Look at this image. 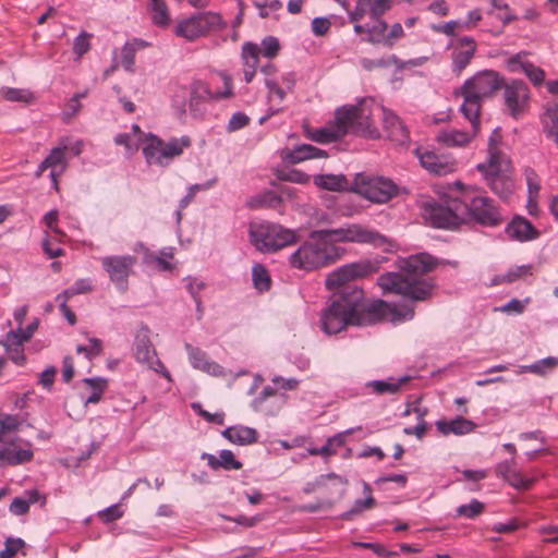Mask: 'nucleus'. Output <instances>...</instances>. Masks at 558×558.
I'll return each instance as SVG.
<instances>
[{
  "label": "nucleus",
  "mask_w": 558,
  "mask_h": 558,
  "mask_svg": "<svg viewBox=\"0 0 558 558\" xmlns=\"http://www.w3.org/2000/svg\"><path fill=\"white\" fill-rule=\"evenodd\" d=\"M191 144L192 141L187 135L163 141L154 134H148L142 149L148 165L166 167L170 165L173 158L181 156Z\"/></svg>",
  "instance_id": "9b49d317"
},
{
  "label": "nucleus",
  "mask_w": 558,
  "mask_h": 558,
  "mask_svg": "<svg viewBox=\"0 0 558 558\" xmlns=\"http://www.w3.org/2000/svg\"><path fill=\"white\" fill-rule=\"evenodd\" d=\"M192 408L208 423H216L222 425L225 422V414L222 412L211 414L208 411L203 410L201 404L198 403H193Z\"/></svg>",
  "instance_id": "69168bd1"
},
{
  "label": "nucleus",
  "mask_w": 558,
  "mask_h": 558,
  "mask_svg": "<svg viewBox=\"0 0 558 558\" xmlns=\"http://www.w3.org/2000/svg\"><path fill=\"white\" fill-rule=\"evenodd\" d=\"M435 427L437 432L445 437L449 435L464 436L474 433L477 428V424L463 416H456L450 420L440 418L436 421Z\"/></svg>",
  "instance_id": "5701e85b"
},
{
  "label": "nucleus",
  "mask_w": 558,
  "mask_h": 558,
  "mask_svg": "<svg viewBox=\"0 0 558 558\" xmlns=\"http://www.w3.org/2000/svg\"><path fill=\"white\" fill-rule=\"evenodd\" d=\"M524 177L527 185V195L532 197H538L541 191V179L538 174L532 168L524 170Z\"/></svg>",
  "instance_id": "5fc2aeb1"
},
{
  "label": "nucleus",
  "mask_w": 558,
  "mask_h": 558,
  "mask_svg": "<svg viewBox=\"0 0 558 558\" xmlns=\"http://www.w3.org/2000/svg\"><path fill=\"white\" fill-rule=\"evenodd\" d=\"M305 136L319 144H328L342 138L341 133L337 130L332 120L323 128L307 129Z\"/></svg>",
  "instance_id": "f704fd0d"
},
{
  "label": "nucleus",
  "mask_w": 558,
  "mask_h": 558,
  "mask_svg": "<svg viewBox=\"0 0 558 558\" xmlns=\"http://www.w3.org/2000/svg\"><path fill=\"white\" fill-rule=\"evenodd\" d=\"M252 45L256 48V61L259 62V57H264L266 59H274L280 51V43L278 38L274 36L265 37L260 45L252 43Z\"/></svg>",
  "instance_id": "c03bdc74"
},
{
  "label": "nucleus",
  "mask_w": 558,
  "mask_h": 558,
  "mask_svg": "<svg viewBox=\"0 0 558 558\" xmlns=\"http://www.w3.org/2000/svg\"><path fill=\"white\" fill-rule=\"evenodd\" d=\"M147 46L148 44L145 40L138 38H134L131 41L125 43L121 50V62L123 68L128 71L132 70L136 51Z\"/></svg>",
  "instance_id": "79ce46f5"
},
{
  "label": "nucleus",
  "mask_w": 558,
  "mask_h": 558,
  "mask_svg": "<svg viewBox=\"0 0 558 558\" xmlns=\"http://www.w3.org/2000/svg\"><path fill=\"white\" fill-rule=\"evenodd\" d=\"M543 543L558 544V524H543L537 529Z\"/></svg>",
  "instance_id": "13d9d810"
},
{
  "label": "nucleus",
  "mask_w": 558,
  "mask_h": 558,
  "mask_svg": "<svg viewBox=\"0 0 558 558\" xmlns=\"http://www.w3.org/2000/svg\"><path fill=\"white\" fill-rule=\"evenodd\" d=\"M252 277L254 287L260 291H267L270 289L271 279L267 269L262 264H255L252 268Z\"/></svg>",
  "instance_id": "de8ad7c7"
},
{
  "label": "nucleus",
  "mask_w": 558,
  "mask_h": 558,
  "mask_svg": "<svg viewBox=\"0 0 558 558\" xmlns=\"http://www.w3.org/2000/svg\"><path fill=\"white\" fill-rule=\"evenodd\" d=\"M378 110L381 112L384 128L388 133V136L398 143H404L409 137V132L399 119V117L391 110L377 106L375 104L374 111Z\"/></svg>",
  "instance_id": "b1692460"
},
{
  "label": "nucleus",
  "mask_w": 558,
  "mask_h": 558,
  "mask_svg": "<svg viewBox=\"0 0 558 558\" xmlns=\"http://www.w3.org/2000/svg\"><path fill=\"white\" fill-rule=\"evenodd\" d=\"M22 420L15 414H0V461L15 466L34 458L33 442L16 436Z\"/></svg>",
  "instance_id": "39448f33"
},
{
  "label": "nucleus",
  "mask_w": 558,
  "mask_h": 558,
  "mask_svg": "<svg viewBox=\"0 0 558 558\" xmlns=\"http://www.w3.org/2000/svg\"><path fill=\"white\" fill-rule=\"evenodd\" d=\"M1 96L12 102L32 104L36 97L33 92L26 88L4 87L1 89Z\"/></svg>",
  "instance_id": "a18cd8bd"
},
{
  "label": "nucleus",
  "mask_w": 558,
  "mask_h": 558,
  "mask_svg": "<svg viewBox=\"0 0 558 558\" xmlns=\"http://www.w3.org/2000/svg\"><path fill=\"white\" fill-rule=\"evenodd\" d=\"M373 25L355 24L354 32L356 34H365L364 40L372 44H384L386 40L387 23L383 19H372Z\"/></svg>",
  "instance_id": "473e14b6"
},
{
  "label": "nucleus",
  "mask_w": 558,
  "mask_h": 558,
  "mask_svg": "<svg viewBox=\"0 0 558 558\" xmlns=\"http://www.w3.org/2000/svg\"><path fill=\"white\" fill-rule=\"evenodd\" d=\"M185 350L187 352L189 361L195 369H199L216 377L225 375L223 367L214 361H209L206 352L202 351L199 348L186 343Z\"/></svg>",
  "instance_id": "393cba45"
},
{
  "label": "nucleus",
  "mask_w": 558,
  "mask_h": 558,
  "mask_svg": "<svg viewBox=\"0 0 558 558\" xmlns=\"http://www.w3.org/2000/svg\"><path fill=\"white\" fill-rule=\"evenodd\" d=\"M461 202L465 207L464 220L471 219L482 226L495 227L502 222V217L493 201L469 187L461 191Z\"/></svg>",
  "instance_id": "f8f14e48"
},
{
  "label": "nucleus",
  "mask_w": 558,
  "mask_h": 558,
  "mask_svg": "<svg viewBox=\"0 0 558 558\" xmlns=\"http://www.w3.org/2000/svg\"><path fill=\"white\" fill-rule=\"evenodd\" d=\"M371 19H381V16L391 9L393 0H371Z\"/></svg>",
  "instance_id": "bf43d9fd"
},
{
  "label": "nucleus",
  "mask_w": 558,
  "mask_h": 558,
  "mask_svg": "<svg viewBox=\"0 0 558 558\" xmlns=\"http://www.w3.org/2000/svg\"><path fill=\"white\" fill-rule=\"evenodd\" d=\"M376 271L377 267L371 260L345 264L328 274L325 283L328 290H335L345 286L351 280L366 277Z\"/></svg>",
  "instance_id": "a211bd4d"
},
{
  "label": "nucleus",
  "mask_w": 558,
  "mask_h": 558,
  "mask_svg": "<svg viewBox=\"0 0 558 558\" xmlns=\"http://www.w3.org/2000/svg\"><path fill=\"white\" fill-rule=\"evenodd\" d=\"M100 263L114 287L120 292H126L129 278L134 275L137 258L133 255H107L100 258Z\"/></svg>",
  "instance_id": "dca6fc26"
},
{
  "label": "nucleus",
  "mask_w": 558,
  "mask_h": 558,
  "mask_svg": "<svg viewBox=\"0 0 558 558\" xmlns=\"http://www.w3.org/2000/svg\"><path fill=\"white\" fill-rule=\"evenodd\" d=\"M66 149L68 145L65 142L60 141L59 145L53 147L45 158L46 162L50 167L49 177L56 190H58V178L65 171L68 167Z\"/></svg>",
  "instance_id": "a878e982"
},
{
  "label": "nucleus",
  "mask_w": 558,
  "mask_h": 558,
  "mask_svg": "<svg viewBox=\"0 0 558 558\" xmlns=\"http://www.w3.org/2000/svg\"><path fill=\"white\" fill-rule=\"evenodd\" d=\"M173 258V250L171 247L163 248L160 255L154 256L153 260L160 270L168 271L172 269L170 260Z\"/></svg>",
  "instance_id": "680f3d73"
},
{
  "label": "nucleus",
  "mask_w": 558,
  "mask_h": 558,
  "mask_svg": "<svg viewBox=\"0 0 558 558\" xmlns=\"http://www.w3.org/2000/svg\"><path fill=\"white\" fill-rule=\"evenodd\" d=\"M84 385L90 389V395L84 400L85 405L98 403L107 389L108 380L101 377L84 378Z\"/></svg>",
  "instance_id": "37998d69"
},
{
  "label": "nucleus",
  "mask_w": 558,
  "mask_h": 558,
  "mask_svg": "<svg viewBox=\"0 0 558 558\" xmlns=\"http://www.w3.org/2000/svg\"><path fill=\"white\" fill-rule=\"evenodd\" d=\"M530 299L526 298L524 300L511 299L508 303L499 307L500 312H505L508 314H521L523 313L526 304H529Z\"/></svg>",
  "instance_id": "0e129e2a"
},
{
  "label": "nucleus",
  "mask_w": 558,
  "mask_h": 558,
  "mask_svg": "<svg viewBox=\"0 0 558 558\" xmlns=\"http://www.w3.org/2000/svg\"><path fill=\"white\" fill-rule=\"evenodd\" d=\"M465 207L460 197L450 196L441 203L425 201L421 205L423 218L435 228L450 229L464 221Z\"/></svg>",
  "instance_id": "9d476101"
},
{
  "label": "nucleus",
  "mask_w": 558,
  "mask_h": 558,
  "mask_svg": "<svg viewBox=\"0 0 558 558\" xmlns=\"http://www.w3.org/2000/svg\"><path fill=\"white\" fill-rule=\"evenodd\" d=\"M93 289H94V284H93L92 279L81 278V279H77L71 288L65 289L64 291L59 293L57 295V299H71L72 296H74L76 294H84V293L92 292Z\"/></svg>",
  "instance_id": "49530a36"
},
{
  "label": "nucleus",
  "mask_w": 558,
  "mask_h": 558,
  "mask_svg": "<svg viewBox=\"0 0 558 558\" xmlns=\"http://www.w3.org/2000/svg\"><path fill=\"white\" fill-rule=\"evenodd\" d=\"M314 183L328 191H343L349 184L343 174H318L314 177Z\"/></svg>",
  "instance_id": "58836bf2"
},
{
  "label": "nucleus",
  "mask_w": 558,
  "mask_h": 558,
  "mask_svg": "<svg viewBox=\"0 0 558 558\" xmlns=\"http://www.w3.org/2000/svg\"><path fill=\"white\" fill-rule=\"evenodd\" d=\"M504 83V77L493 70L477 72L463 83L460 88L463 96L460 111L471 124L475 125L476 118L480 119L482 101L492 97Z\"/></svg>",
  "instance_id": "7ed1b4c3"
},
{
  "label": "nucleus",
  "mask_w": 558,
  "mask_h": 558,
  "mask_svg": "<svg viewBox=\"0 0 558 558\" xmlns=\"http://www.w3.org/2000/svg\"><path fill=\"white\" fill-rule=\"evenodd\" d=\"M507 235L519 242L532 241L538 236L535 227L523 217L513 218L506 227Z\"/></svg>",
  "instance_id": "c756f323"
},
{
  "label": "nucleus",
  "mask_w": 558,
  "mask_h": 558,
  "mask_svg": "<svg viewBox=\"0 0 558 558\" xmlns=\"http://www.w3.org/2000/svg\"><path fill=\"white\" fill-rule=\"evenodd\" d=\"M89 38V34L82 32L74 39L73 52L77 56V58H81L90 49Z\"/></svg>",
  "instance_id": "052dcab7"
},
{
  "label": "nucleus",
  "mask_w": 558,
  "mask_h": 558,
  "mask_svg": "<svg viewBox=\"0 0 558 558\" xmlns=\"http://www.w3.org/2000/svg\"><path fill=\"white\" fill-rule=\"evenodd\" d=\"M449 48L451 49L452 72L460 75L475 56L476 41L470 36H462L452 39Z\"/></svg>",
  "instance_id": "aec40b11"
},
{
  "label": "nucleus",
  "mask_w": 558,
  "mask_h": 558,
  "mask_svg": "<svg viewBox=\"0 0 558 558\" xmlns=\"http://www.w3.org/2000/svg\"><path fill=\"white\" fill-rule=\"evenodd\" d=\"M327 153L313 145L302 144L289 150L283 157L290 163H299L307 159L326 158Z\"/></svg>",
  "instance_id": "72a5a7b5"
},
{
  "label": "nucleus",
  "mask_w": 558,
  "mask_h": 558,
  "mask_svg": "<svg viewBox=\"0 0 558 558\" xmlns=\"http://www.w3.org/2000/svg\"><path fill=\"white\" fill-rule=\"evenodd\" d=\"M415 155L420 165L430 174L447 175L454 172L458 168L456 158L448 154H438L427 147L415 148Z\"/></svg>",
  "instance_id": "6ab92c4d"
},
{
  "label": "nucleus",
  "mask_w": 558,
  "mask_h": 558,
  "mask_svg": "<svg viewBox=\"0 0 558 558\" xmlns=\"http://www.w3.org/2000/svg\"><path fill=\"white\" fill-rule=\"evenodd\" d=\"M218 75L223 83L222 90H211L209 84L201 78H195L191 82L189 88V107L194 116L203 111V107L206 102L230 99L234 96L231 76L223 71L218 72Z\"/></svg>",
  "instance_id": "ddd939ff"
},
{
  "label": "nucleus",
  "mask_w": 558,
  "mask_h": 558,
  "mask_svg": "<svg viewBox=\"0 0 558 558\" xmlns=\"http://www.w3.org/2000/svg\"><path fill=\"white\" fill-rule=\"evenodd\" d=\"M363 299V290L350 286L335 294L320 316L323 331L335 335L349 325L367 326L381 320L400 324L414 317L411 304H389L383 300L365 303Z\"/></svg>",
  "instance_id": "f257e3e1"
},
{
  "label": "nucleus",
  "mask_w": 558,
  "mask_h": 558,
  "mask_svg": "<svg viewBox=\"0 0 558 558\" xmlns=\"http://www.w3.org/2000/svg\"><path fill=\"white\" fill-rule=\"evenodd\" d=\"M542 123L547 136L558 131V102L546 108Z\"/></svg>",
  "instance_id": "09e8293b"
},
{
  "label": "nucleus",
  "mask_w": 558,
  "mask_h": 558,
  "mask_svg": "<svg viewBox=\"0 0 558 558\" xmlns=\"http://www.w3.org/2000/svg\"><path fill=\"white\" fill-rule=\"evenodd\" d=\"M124 511L121 508L120 504L112 505L104 510H101L98 515L99 518L106 522H112L123 517Z\"/></svg>",
  "instance_id": "e2e57ef3"
},
{
  "label": "nucleus",
  "mask_w": 558,
  "mask_h": 558,
  "mask_svg": "<svg viewBox=\"0 0 558 558\" xmlns=\"http://www.w3.org/2000/svg\"><path fill=\"white\" fill-rule=\"evenodd\" d=\"M374 107V99L362 98L355 105L337 108L332 121L342 137L354 134L372 140L378 138L380 133L373 121Z\"/></svg>",
  "instance_id": "20e7f679"
},
{
  "label": "nucleus",
  "mask_w": 558,
  "mask_h": 558,
  "mask_svg": "<svg viewBox=\"0 0 558 558\" xmlns=\"http://www.w3.org/2000/svg\"><path fill=\"white\" fill-rule=\"evenodd\" d=\"M149 335L150 330L146 326H142L137 330L134 338V357L138 363L146 365L149 369L160 374L169 383H172V376L158 357L157 352L150 342Z\"/></svg>",
  "instance_id": "2eb2a0df"
},
{
  "label": "nucleus",
  "mask_w": 558,
  "mask_h": 558,
  "mask_svg": "<svg viewBox=\"0 0 558 558\" xmlns=\"http://www.w3.org/2000/svg\"><path fill=\"white\" fill-rule=\"evenodd\" d=\"M24 342L20 333H16L14 330L9 331L0 341L9 354L10 360L17 366H23L26 362L23 347Z\"/></svg>",
  "instance_id": "2f4dec72"
},
{
  "label": "nucleus",
  "mask_w": 558,
  "mask_h": 558,
  "mask_svg": "<svg viewBox=\"0 0 558 558\" xmlns=\"http://www.w3.org/2000/svg\"><path fill=\"white\" fill-rule=\"evenodd\" d=\"M476 169L482 173L485 183L493 193L500 198H508L513 190L514 182L511 178L512 166L506 154L492 151L490 158L478 163Z\"/></svg>",
  "instance_id": "6e6552de"
},
{
  "label": "nucleus",
  "mask_w": 558,
  "mask_h": 558,
  "mask_svg": "<svg viewBox=\"0 0 558 558\" xmlns=\"http://www.w3.org/2000/svg\"><path fill=\"white\" fill-rule=\"evenodd\" d=\"M58 219H59L58 210L57 209H52V210L48 211L43 217V222L46 226V228L51 230L54 234H57L59 236H63V232L59 229V227L57 225L58 223Z\"/></svg>",
  "instance_id": "338daca9"
},
{
  "label": "nucleus",
  "mask_w": 558,
  "mask_h": 558,
  "mask_svg": "<svg viewBox=\"0 0 558 558\" xmlns=\"http://www.w3.org/2000/svg\"><path fill=\"white\" fill-rule=\"evenodd\" d=\"M364 499H356L351 509L343 512L341 518L343 520H351L354 515L362 513L363 511L371 509L375 505V499L372 495V488L369 484H363Z\"/></svg>",
  "instance_id": "4c0bfd02"
},
{
  "label": "nucleus",
  "mask_w": 558,
  "mask_h": 558,
  "mask_svg": "<svg viewBox=\"0 0 558 558\" xmlns=\"http://www.w3.org/2000/svg\"><path fill=\"white\" fill-rule=\"evenodd\" d=\"M221 435L231 444L250 446L257 441L258 433L255 428L244 425H233L225 428Z\"/></svg>",
  "instance_id": "7c9ffc66"
},
{
  "label": "nucleus",
  "mask_w": 558,
  "mask_h": 558,
  "mask_svg": "<svg viewBox=\"0 0 558 558\" xmlns=\"http://www.w3.org/2000/svg\"><path fill=\"white\" fill-rule=\"evenodd\" d=\"M223 25L219 14L204 12L180 21L175 26V35L187 40H194L206 35L213 29L221 28Z\"/></svg>",
  "instance_id": "f3484780"
},
{
  "label": "nucleus",
  "mask_w": 558,
  "mask_h": 558,
  "mask_svg": "<svg viewBox=\"0 0 558 558\" xmlns=\"http://www.w3.org/2000/svg\"><path fill=\"white\" fill-rule=\"evenodd\" d=\"M483 510L484 505L477 499H472L469 504L461 505L457 508V515L474 519L480 515Z\"/></svg>",
  "instance_id": "3c124183"
},
{
  "label": "nucleus",
  "mask_w": 558,
  "mask_h": 558,
  "mask_svg": "<svg viewBox=\"0 0 558 558\" xmlns=\"http://www.w3.org/2000/svg\"><path fill=\"white\" fill-rule=\"evenodd\" d=\"M506 481L517 489H529L533 484V478L525 476L521 471L514 468L506 477Z\"/></svg>",
  "instance_id": "603ef678"
},
{
  "label": "nucleus",
  "mask_w": 558,
  "mask_h": 558,
  "mask_svg": "<svg viewBox=\"0 0 558 558\" xmlns=\"http://www.w3.org/2000/svg\"><path fill=\"white\" fill-rule=\"evenodd\" d=\"M480 119L476 118V124H471L470 131H461L453 128L441 129L436 135V142L448 147L466 146L480 131Z\"/></svg>",
  "instance_id": "4be33fe9"
},
{
  "label": "nucleus",
  "mask_w": 558,
  "mask_h": 558,
  "mask_svg": "<svg viewBox=\"0 0 558 558\" xmlns=\"http://www.w3.org/2000/svg\"><path fill=\"white\" fill-rule=\"evenodd\" d=\"M250 241L262 253H275L298 241V232L281 225L262 221L250 225Z\"/></svg>",
  "instance_id": "0eeeda50"
},
{
  "label": "nucleus",
  "mask_w": 558,
  "mask_h": 558,
  "mask_svg": "<svg viewBox=\"0 0 558 558\" xmlns=\"http://www.w3.org/2000/svg\"><path fill=\"white\" fill-rule=\"evenodd\" d=\"M76 353L84 354L87 360L92 361L102 353V341L98 338H89L87 345L78 344L76 347Z\"/></svg>",
  "instance_id": "8fccbe9b"
},
{
  "label": "nucleus",
  "mask_w": 558,
  "mask_h": 558,
  "mask_svg": "<svg viewBox=\"0 0 558 558\" xmlns=\"http://www.w3.org/2000/svg\"><path fill=\"white\" fill-rule=\"evenodd\" d=\"M202 459L207 462V465L214 470L238 471L242 469L243 463L238 460L234 453L229 449L220 450L218 456L211 453H203Z\"/></svg>",
  "instance_id": "c85d7f7f"
},
{
  "label": "nucleus",
  "mask_w": 558,
  "mask_h": 558,
  "mask_svg": "<svg viewBox=\"0 0 558 558\" xmlns=\"http://www.w3.org/2000/svg\"><path fill=\"white\" fill-rule=\"evenodd\" d=\"M24 546L25 542L22 538L8 537L4 542V548L0 551V558H14Z\"/></svg>",
  "instance_id": "6e6d98bb"
},
{
  "label": "nucleus",
  "mask_w": 558,
  "mask_h": 558,
  "mask_svg": "<svg viewBox=\"0 0 558 558\" xmlns=\"http://www.w3.org/2000/svg\"><path fill=\"white\" fill-rule=\"evenodd\" d=\"M248 122H250V119L246 114H244L242 112H235L230 118L227 129L230 132H234V131H238V130L246 126L248 124Z\"/></svg>",
  "instance_id": "774afa93"
},
{
  "label": "nucleus",
  "mask_w": 558,
  "mask_h": 558,
  "mask_svg": "<svg viewBox=\"0 0 558 558\" xmlns=\"http://www.w3.org/2000/svg\"><path fill=\"white\" fill-rule=\"evenodd\" d=\"M151 21L155 25L166 27L170 23V15L165 0H147Z\"/></svg>",
  "instance_id": "a19ab883"
},
{
  "label": "nucleus",
  "mask_w": 558,
  "mask_h": 558,
  "mask_svg": "<svg viewBox=\"0 0 558 558\" xmlns=\"http://www.w3.org/2000/svg\"><path fill=\"white\" fill-rule=\"evenodd\" d=\"M114 143L124 146L129 153L136 151L141 143L140 138L130 133H120L114 137Z\"/></svg>",
  "instance_id": "4d7b16f0"
},
{
  "label": "nucleus",
  "mask_w": 558,
  "mask_h": 558,
  "mask_svg": "<svg viewBox=\"0 0 558 558\" xmlns=\"http://www.w3.org/2000/svg\"><path fill=\"white\" fill-rule=\"evenodd\" d=\"M327 242L328 245L335 243H357L369 244L375 247H386L388 239L377 232L360 223H345L339 228L315 230V235Z\"/></svg>",
  "instance_id": "1a4fd4ad"
},
{
  "label": "nucleus",
  "mask_w": 558,
  "mask_h": 558,
  "mask_svg": "<svg viewBox=\"0 0 558 558\" xmlns=\"http://www.w3.org/2000/svg\"><path fill=\"white\" fill-rule=\"evenodd\" d=\"M558 365V359L548 356L545 359H542L539 361H536L535 363L531 364V373L545 376L549 372H551L556 366Z\"/></svg>",
  "instance_id": "864d4df0"
},
{
  "label": "nucleus",
  "mask_w": 558,
  "mask_h": 558,
  "mask_svg": "<svg viewBox=\"0 0 558 558\" xmlns=\"http://www.w3.org/2000/svg\"><path fill=\"white\" fill-rule=\"evenodd\" d=\"M295 78L293 73H284L279 77H266L265 85L268 89V96L272 100L282 101L287 93L294 87Z\"/></svg>",
  "instance_id": "cd10ccee"
},
{
  "label": "nucleus",
  "mask_w": 558,
  "mask_h": 558,
  "mask_svg": "<svg viewBox=\"0 0 558 558\" xmlns=\"http://www.w3.org/2000/svg\"><path fill=\"white\" fill-rule=\"evenodd\" d=\"M396 265L399 272H385L377 278V284L385 293L400 294L412 301H424L432 295L434 283L420 277L437 267L438 262L434 256L418 253L399 257Z\"/></svg>",
  "instance_id": "f03ea898"
},
{
  "label": "nucleus",
  "mask_w": 558,
  "mask_h": 558,
  "mask_svg": "<svg viewBox=\"0 0 558 558\" xmlns=\"http://www.w3.org/2000/svg\"><path fill=\"white\" fill-rule=\"evenodd\" d=\"M507 69L510 72H523L534 85H542L545 78V72L539 66L525 61L522 54L508 59Z\"/></svg>",
  "instance_id": "bb28decb"
},
{
  "label": "nucleus",
  "mask_w": 558,
  "mask_h": 558,
  "mask_svg": "<svg viewBox=\"0 0 558 558\" xmlns=\"http://www.w3.org/2000/svg\"><path fill=\"white\" fill-rule=\"evenodd\" d=\"M533 274H534V267L531 264L514 266V267L510 268L506 274L496 275L494 278H492L489 286L495 287V286H499L502 283H511L521 278H525L527 276H533Z\"/></svg>",
  "instance_id": "c9c22d12"
},
{
  "label": "nucleus",
  "mask_w": 558,
  "mask_h": 558,
  "mask_svg": "<svg viewBox=\"0 0 558 558\" xmlns=\"http://www.w3.org/2000/svg\"><path fill=\"white\" fill-rule=\"evenodd\" d=\"M354 191L373 203L384 204L398 194V185L385 177L359 174L354 180Z\"/></svg>",
  "instance_id": "4468645a"
},
{
  "label": "nucleus",
  "mask_w": 558,
  "mask_h": 558,
  "mask_svg": "<svg viewBox=\"0 0 558 558\" xmlns=\"http://www.w3.org/2000/svg\"><path fill=\"white\" fill-rule=\"evenodd\" d=\"M315 231L310 233L308 240L303 242L289 257L291 267L305 271H313L326 267L338 260L342 254L335 245H328Z\"/></svg>",
  "instance_id": "423d86ee"
},
{
  "label": "nucleus",
  "mask_w": 558,
  "mask_h": 558,
  "mask_svg": "<svg viewBox=\"0 0 558 558\" xmlns=\"http://www.w3.org/2000/svg\"><path fill=\"white\" fill-rule=\"evenodd\" d=\"M241 58L243 62L244 81L248 84L253 81L259 62L256 61V48L252 43H244L242 46Z\"/></svg>",
  "instance_id": "e433bc0d"
},
{
  "label": "nucleus",
  "mask_w": 558,
  "mask_h": 558,
  "mask_svg": "<svg viewBox=\"0 0 558 558\" xmlns=\"http://www.w3.org/2000/svg\"><path fill=\"white\" fill-rule=\"evenodd\" d=\"M504 98L507 110L513 118H519L525 110L529 100V88L522 81L504 84Z\"/></svg>",
  "instance_id": "412c9836"
},
{
  "label": "nucleus",
  "mask_w": 558,
  "mask_h": 558,
  "mask_svg": "<svg viewBox=\"0 0 558 558\" xmlns=\"http://www.w3.org/2000/svg\"><path fill=\"white\" fill-rule=\"evenodd\" d=\"M408 380L407 377L402 378H388L386 380H373L367 383V387L372 389L373 392L377 395H393L398 392L401 386Z\"/></svg>",
  "instance_id": "ea45409f"
}]
</instances>
